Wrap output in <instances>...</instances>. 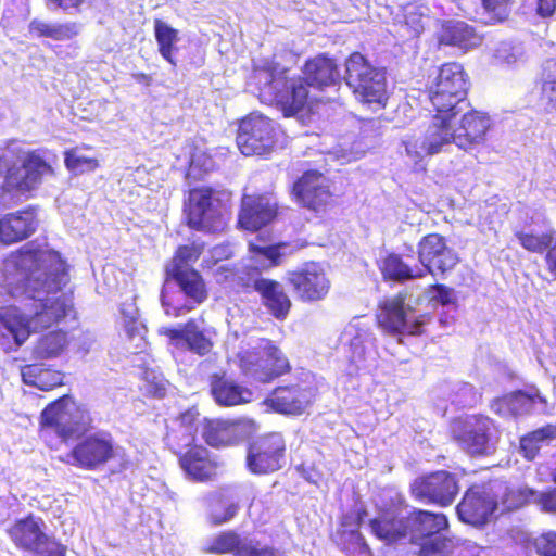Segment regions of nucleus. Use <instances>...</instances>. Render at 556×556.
<instances>
[{
	"label": "nucleus",
	"mask_w": 556,
	"mask_h": 556,
	"mask_svg": "<svg viewBox=\"0 0 556 556\" xmlns=\"http://www.w3.org/2000/svg\"><path fill=\"white\" fill-rule=\"evenodd\" d=\"M279 131L273 119L252 113L240 122L236 138L237 146L247 156L263 155L274 148Z\"/></svg>",
	"instance_id": "ddd939ff"
},
{
	"label": "nucleus",
	"mask_w": 556,
	"mask_h": 556,
	"mask_svg": "<svg viewBox=\"0 0 556 556\" xmlns=\"http://www.w3.org/2000/svg\"><path fill=\"white\" fill-rule=\"evenodd\" d=\"M494 59L497 64L510 67L525 63L526 51L520 42L502 41L494 51Z\"/></svg>",
	"instance_id": "c03bdc74"
},
{
	"label": "nucleus",
	"mask_w": 556,
	"mask_h": 556,
	"mask_svg": "<svg viewBox=\"0 0 556 556\" xmlns=\"http://www.w3.org/2000/svg\"><path fill=\"white\" fill-rule=\"evenodd\" d=\"M302 78L309 88L321 90L334 85L340 78V73L332 59L317 55L305 63Z\"/></svg>",
	"instance_id": "bb28decb"
},
{
	"label": "nucleus",
	"mask_w": 556,
	"mask_h": 556,
	"mask_svg": "<svg viewBox=\"0 0 556 556\" xmlns=\"http://www.w3.org/2000/svg\"><path fill=\"white\" fill-rule=\"evenodd\" d=\"M456 547L448 539L440 540L439 538L421 543L419 556H455Z\"/></svg>",
	"instance_id": "603ef678"
},
{
	"label": "nucleus",
	"mask_w": 556,
	"mask_h": 556,
	"mask_svg": "<svg viewBox=\"0 0 556 556\" xmlns=\"http://www.w3.org/2000/svg\"><path fill=\"white\" fill-rule=\"evenodd\" d=\"M184 471L192 479L203 481L215 475L216 465L208 457V452L202 446H194L179 459Z\"/></svg>",
	"instance_id": "c756f323"
},
{
	"label": "nucleus",
	"mask_w": 556,
	"mask_h": 556,
	"mask_svg": "<svg viewBox=\"0 0 556 556\" xmlns=\"http://www.w3.org/2000/svg\"><path fill=\"white\" fill-rule=\"evenodd\" d=\"M546 268L554 279H556V239L547 250L545 256Z\"/></svg>",
	"instance_id": "774afa93"
},
{
	"label": "nucleus",
	"mask_w": 556,
	"mask_h": 556,
	"mask_svg": "<svg viewBox=\"0 0 556 556\" xmlns=\"http://www.w3.org/2000/svg\"><path fill=\"white\" fill-rule=\"evenodd\" d=\"M22 378L26 384L34 386L40 390L49 391L63 383V374L58 370L46 368L42 365L33 364L22 369Z\"/></svg>",
	"instance_id": "c9c22d12"
},
{
	"label": "nucleus",
	"mask_w": 556,
	"mask_h": 556,
	"mask_svg": "<svg viewBox=\"0 0 556 556\" xmlns=\"http://www.w3.org/2000/svg\"><path fill=\"white\" fill-rule=\"evenodd\" d=\"M285 440L280 433H269L251 442L247 466L253 473L263 475L282 467L285 458Z\"/></svg>",
	"instance_id": "4468645a"
},
{
	"label": "nucleus",
	"mask_w": 556,
	"mask_h": 556,
	"mask_svg": "<svg viewBox=\"0 0 556 556\" xmlns=\"http://www.w3.org/2000/svg\"><path fill=\"white\" fill-rule=\"evenodd\" d=\"M454 440L471 456H488L495 452L500 432L486 416L470 415L455 420L452 426Z\"/></svg>",
	"instance_id": "1a4fd4ad"
},
{
	"label": "nucleus",
	"mask_w": 556,
	"mask_h": 556,
	"mask_svg": "<svg viewBox=\"0 0 556 556\" xmlns=\"http://www.w3.org/2000/svg\"><path fill=\"white\" fill-rule=\"evenodd\" d=\"M462 114L457 126L453 125L454 144L465 152H471L485 143L491 118L477 110H465Z\"/></svg>",
	"instance_id": "6ab92c4d"
},
{
	"label": "nucleus",
	"mask_w": 556,
	"mask_h": 556,
	"mask_svg": "<svg viewBox=\"0 0 556 556\" xmlns=\"http://www.w3.org/2000/svg\"><path fill=\"white\" fill-rule=\"evenodd\" d=\"M536 1V14L541 17H549L556 11V0H535Z\"/></svg>",
	"instance_id": "338daca9"
},
{
	"label": "nucleus",
	"mask_w": 556,
	"mask_h": 556,
	"mask_svg": "<svg viewBox=\"0 0 556 556\" xmlns=\"http://www.w3.org/2000/svg\"><path fill=\"white\" fill-rule=\"evenodd\" d=\"M507 396H503L500 399H495L491 404V409L495 414L502 417L513 416V410L510 409V405L507 403Z\"/></svg>",
	"instance_id": "69168bd1"
},
{
	"label": "nucleus",
	"mask_w": 556,
	"mask_h": 556,
	"mask_svg": "<svg viewBox=\"0 0 556 556\" xmlns=\"http://www.w3.org/2000/svg\"><path fill=\"white\" fill-rule=\"evenodd\" d=\"M251 251L255 253L256 257L267 261L266 264H262L263 266H273L278 264V258L281 255L279 245L256 247L251 244Z\"/></svg>",
	"instance_id": "4d7b16f0"
},
{
	"label": "nucleus",
	"mask_w": 556,
	"mask_h": 556,
	"mask_svg": "<svg viewBox=\"0 0 556 556\" xmlns=\"http://www.w3.org/2000/svg\"><path fill=\"white\" fill-rule=\"evenodd\" d=\"M90 424L89 413L71 396H63L42 410L40 435L49 441V438L54 434L63 442L87 431Z\"/></svg>",
	"instance_id": "39448f33"
},
{
	"label": "nucleus",
	"mask_w": 556,
	"mask_h": 556,
	"mask_svg": "<svg viewBox=\"0 0 556 556\" xmlns=\"http://www.w3.org/2000/svg\"><path fill=\"white\" fill-rule=\"evenodd\" d=\"M187 348L198 355H206L211 352L213 343L206 337L195 320H189L185 324V341Z\"/></svg>",
	"instance_id": "79ce46f5"
},
{
	"label": "nucleus",
	"mask_w": 556,
	"mask_h": 556,
	"mask_svg": "<svg viewBox=\"0 0 556 556\" xmlns=\"http://www.w3.org/2000/svg\"><path fill=\"white\" fill-rule=\"evenodd\" d=\"M428 293L431 301H435L442 305H448L454 302V290L444 285L431 286Z\"/></svg>",
	"instance_id": "13d9d810"
},
{
	"label": "nucleus",
	"mask_w": 556,
	"mask_h": 556,
	"mask_svg": "<svg viewBox=\"0 0 556 556\" xmlns=\"http://www.w3.org/2000/svg\"><path fill=\"white\" fill-rule=\"evenodd\" d=\"M344 79L359 101L378 108L386 105V72L372 66L361 53H352L346 60Z\"/></svg>",
	"instance_id": "423d86ee"
},
{
	"label": "nucleus",
	"mask_w": 556,
	"mask_h": 556,
	"mask_svg": "<svg viewBox=\"0 0 556 556\" xmlns=\"http://www.w3.org/2000/svg\"><path fill=\"white\" fill-rule=\"evenodd\" d=\"M43 522L39 518L29 516L16 521L8 533L14 544L23 549L41 553L47 547L48 536L42 530Z\"/></svg>",
	"instance_id": "393cba45"
},
{
	"label": "nucleus",
	"mask_w": 556,
	"mask_h": 556,
	"mask_svg": "<svg viewBox=\"0 0 556 556\" xmlns=\"http://www.w3.org/2000/svg\"><path fill=\"white\" fill-rule=\"evenodd\" d=\"M154 35L160 54L173 66H176L175 53L178 50L176 47L179 41L178 30L161 20H155Z\"/></svg>",
	"instance_id": "58836bf2"
},
{
	"label": "nucleus",
	"mask_w": 556,
	"mask_h": 556,
	"mask_svg": "<svg viewBox=\"0 0 556 556\" xmlns=\"http://www.w3.org/2000/svg\"><path fill=\"white\" fill-rule=\"evenodd\" d=\"M527 437L542 446L543 443H548L556 439V426L547 425L530 432Z\"/></svg>",
	"instance_id": "bf43d9fd"
},
{
	"label": "nucleus",
	"mask_w": 556,
	"mask_h": 556,
	"mask_svg": "<svg viewBox=\"0 0 556 556\" xmlns=\"http://www.w3.org/2000/svg\"><path fill=\"white\" fill-rule=\"evenodd\" d=\"M38 226L36 211L33 207L8 213L0 218V242L13 244L30 237Z\"/></svg>",
	"instance_id": "5701e85b"
},
{
	"label": "nucleus",
	"mask_w": 556,
	"mask_h": 556,
	"mask_svg": "<svg viewBox=\"0 0 556 556\" xmlns=\"http://www.w3.org/2000/svg\"><path fill=\"white\" fill-rule=\"evenodd\" d=\"M418 260L427 273L435 275L452 270L459 262L457 253L447 245L439 233H430L418 243Z\"/></svg>",
	"instance_id": "dca6fc26"
},
{
	"label": "nucleus",
	"mask_w": 556,
	"mask_h": 556,
	"mask_svg": "<svg viewBox=\"0 0 556 556\" xmlns=\"http://www.w3.org/2000/svg\"><path fill=\"white\" fill-rule=\"evenodd\" d=\"M3 287L13 298L25 295L33 313L16 306L0 309V344L5 351L21 346L31 331L49 328L73 309L70 294L62 292L68 281L66 264L59 252L30 242L3 262Z\"/></svg>",
	"instance_id": "f257e3e1"
},
{
	"label": "nucleus",
	"mask_w": 556,
	"mask_h": 556,
	"mask_svg": "<svg viewBox=\"0 0 556 556\" xmlns=\"http://www.w3.org/2000/svg\"><path fill=\"white\" fill-rule=\"evenodd\" d=\"M507 403L510 405L513 416L529 414L538 402L544 403L545 400L540 396L538 391L526 393L522 391L507 394Z\"/></svg>",
	"instance_id": "a18cd8bd"
},
{
	"label": "nucleus",
	"mask_w": 556,
	"mask_h": 556,
	"mask_svg": "<svg viewBox=\"0 0 556 556\" xmlns=\"http://www.w3.org/2000/svg\"><path fill=\"white\" fill-rule=\"evenodd\" d=\"M378 314L379 325L389 332L419 334L422 323L414 320L412 312H407L401 295L386 300Z\"/></svg>",
	"instance_id": "412c9836"
},
{
	"label": "nucleus",
	"mask_w": 556,
	"mask_h": 556,
	"mask_svg": "<svg viewBox=\"0 0 556 556\" xmlns=\"http://www.w3.org/2000/svg\"><path fill=\"white\" fill-rule=\"evenodd\" d=\"M199 413L195 409H188L179 417V424L182 429V445L190 446L194 442V435L198 430Z\"/></svg>",
	"instance_id": "864d4df0"
},
{
	"label": "nucleus",
	"mask_w": 556,
	"mask_h": 556,
	"mask_svg": "<svg viewBox=\"0 0 556 556\" xmlns=\"http://www.w3.org/2000/svg\"><path fill=\"white\" fill-rule=\"evenodd\" d=\"M534 546L540 556H556V532L543 533L535 539Z\"/></svg>",
	"instance_id": "6e6d98bb"
},
{
	"label": "nucleus",
	"mask_w": 556,
	"mask_h": 556,
	"mask_svg": "<svg viewBox=\"0 0 556 556\" xmlns=\"http://www.w3.org/2000/svg\"><path fill=\"white\" fill-rule=\"evenodd\" d=\"M201 253L202 247L199 244L182 245L166 267L176 265L178 269L191 268L190 265L200 257Z\"/></svg>",
	"instance_id": "3c124183"
},
{
	"label": "nucleus",
	"mask_w": 556,
	"mask_h": 556,
	"mask_svg": "<svg viewBox=\"0 0 556 556\" xmlns=\"http://www.w3.org/2000/svg\"><path fill=\"white\" fill-rule=\"evenodd\" d=\"M542 97L556 108V62L547 61L543 70Z\"/></svg>",
	"instance_id": "8fccbe9b"
},
{
	"label": "nucleus",
	"mask_w": 556,
	"mask_h": 556,
	"mask_svg": "<svg viewBox=\"0 0 556 556\" xmlns=\"http://www.w3.org/2000/svg\"><path fill=\"white\" fill-rule=\"evenodd\" d=\"M211 392L215 401L222 406H233L249 403L252 400V392L223 376L211 377Z\"/></svg>",
	"instance_id": "c85d7f7f"
},
{
	"label": "nucleus",
	"mask_w": 556,
	"mask_h": 556,
	"mask_svg": "<svg viewBox=\"0 0 556 556\" xmlns=\"http://www.w3.org/2000/svg\"><path fill=\"white\" fill-rule=\"evenodd\" d=\"M65 165L70 170L83 174L94 170L99 163L97 159L87 156L81 150L73 149L65 153Z\"/></svg>",
	"instance_id": "de8ad7c7"
},
{
	"label": "nucleus",
	"mask_w": 556,
	"mask_h": 556,
	"mask_svg": "<svg viewBox=\"0 0 556 556\" xmlns=\"http://www.w3.org/2000/svg\"><path fill=\"white\" fill-rule=\"evenodd\" d=\"M230 193L208 187L190 190L186 214L188 225L201 231L216 232L224 228Z\"/></svg>",
	"instance_id": "6e6552de"
},
{
	"label": "nucleus",
	"mask_w": 556,
	"mask_h": 556,
	"mask_svg": "<svg viewBox=\"0 0 556 556\" xmlns=\"http://www.w3.org/2000/svg\"><path fill=\"white\" fill-rule=\"evenodd\" d=\"M500 493L502 494L504 509H508L504 500L509 498V502H516V494L514 490H508L504 483L497 482L482 489H470L456 507L459 519L473 526L485 523L498 505L497 496Z\"/></svg>",
	"instance_id": "9b49d317"
},
{
	"label": "nucleus",
	"mask_w": 556,
	"mask_h": 556,
	"mask_svg": "<svg viewBox=\"0 0 556 556\" xmlns=\"http://www.w3.org/2000/svg\"><path fill=\"white\" fill-rule=\"evenodd\" d=\"M483 7L496 21H503L510 12L513 0H482Z\"/></svg>",
	"instance_id": "5fc2aeb1"
},
{
	"label": "nucleus",
	"mask_w": 556,
	"mask_h": 556,
	"mask_svg": "<svg viewBox=\"0 0 556 556\" xmlns=\"http://www.w3.org/2000/svg\"><path fill=\"white\" fill-rule=\"evenodd\" d=\"M440 41L467 51L481 42L475 28L462 21H452L444 25Z\"/></svg>",
	"instance_id": "7c9ffc66"
},
{
	"label": "nucleus",
	"mask_w": 556,
	"mask_h": 556,
	"mask_svg": "<svg viewBox=\"0 0 556 556\" xmlns=\"http://www.w3.org/2000/svg\"><path fill=\"white\" fill-rule=\"evenodd\" d=\"M124 328L126 331V334L129 339L135 340L138 339L139 341L143 340L144 334V327L141 324V321L138 319H135L132 323L130 320L124 321Z\"/></svg>",
	"instance_id": "052dcab7"
},
{
	"label": "nucleus",
	"mask_w": 556,
	"mask_h": 556,
	"mask_svg": "<svg viewBox=\"0 0 556 556\" xmlns=\"http://www.w3.org/2000/svg\"><path fill=\"white\" fill-rule=\"evenodd\" d=\"M516 502H509V498L504 500L507 508L514 509L523 504H535L543 511L556 513V489L549 492H538L530 488H520L515 491Z\"/></svg>",
	"instance_id": "72a5a7b5"
},
{
	"label": "nucleus",
	"mask_w": 556,
	"mask_h": 556,
	"mask_svg": "<svg viewBox=\"0 0 556 556\" xmlns=\"http://www.w3.org/2000/svg\"><path fill=\"white\" fill-rule=\"evenodd\" d=\"M287 281L292 287L295 296L307 303L324 300L331 286L324 267L314 262L288 273Z\"/></svg>",
	"instance_id": "2eb2a0df"
},
{
	"label": "nucleus",
	"mask_w": 556,
	"mask_h": 556,
	"mask_svg": "<svg viewBox=\"0 0 556 556\" xmlns=\"http://www.w3.org/2000/svg\"><path fill=\"white\" fill-rule=\"evenodd\" d=\"M251 539L240 536L233 531H225L216 535L206 547L212 554H232L233 556H248L251 552Z\"/></svg>",
	"instance_id": "2f4dec72"
},
{
	"label": "nucleus",
	"mask_w": 556,
	"mask_h": 556,
	"mask_svg": "<svg viewBox=\"0 0 556 556\" xmlns=\"http://www.w3.org/2000/svg\"><path fill=\"white\" fill-rule=\"evenodd\" d=\"M405 148V155L412 163L418 165L425 156L431 155L427 144H425V136L407 135L402 141Z\"/></svg>",
	"instance_id": "09e8293b"
},
{
	"label": "nucleus",
	"mask_w": 556,
	"mask_h": 556,
	"mask_svg": "<svg viewBox=\"0 0 556 556\" xmlns=\"http://www.w3.org/2000/svg\"><path fill=\"white\" fill-rule=\"evenodd\" d=\"M243 286L252 288L260 293L263 304L277 319H285L287 317L291 308V300L279 282L263 278L254 270L248 274Z\"/></svg>",
	"instance_id": "aec40b11"
},
{
	"label": "nucleus",
	"mask_w": 556,
	"mask_h": 556,
	"mask_svg": "<svg viewBox=\"0 0 556 556\" xmlns=\"http://www.w3.org/2000/svg\"><path fill=\"white\" fill-rule=\"evenodd\" d=\"M29 30L39 37H48L53 40H68L78 33L75 23H49L40 20H34L29 24Z\"/></svg>",
	"instance_id": "ea45409f"
},
{
	"label": "nucleus",
	"mask_w": 556,
	"mask_h": 556,
	"mask_svg": "<svg viewBox=\"0 0 556 556\" xmlns=\"http://www.w3.org/2000/svg\"><path fill=\"white\" fill-rule=\"evenodd\" d=\"M403 15L410 35L418 36L429 21V8L418 2L407 3L403 7Z\"/></svg>",
	"instance_id": "37998d69"
},
{
	"label": "nucleus",
	"mask_w": 556,
	"mask_h": 556,
	"mask_svg": "<svg viewBox=\"0 0 556 556\" xmlns=\"http://www.w3.org/2000/svg\"><path fill=\"white\" fill-rule=\"evenodd\" d=\"M202 435L211 446L229 445L237 439L238 425L227 420H208L203 427Z\"/></svg>",
	"instance_id": "e433bc0d"
},
{
	"label": "nucleus",
	"mask_w": 556,
	"mask_h": 556,
	"mask_svg": "<svg viewBox=\"0 0 556 556\" xmlns=\"http://www.w3.org/2000/svg\"><path fill=\"white\" fill-rule=\"evenodd\" d=\"M207 299L205 282L193 268L166 267V280L161 292V302L168 316L178 317Z\"/></svg>",
	"instance_id": "20e7f679"
},
{
	"label": "nucleus",
	"mask_w": 556,
	"mask_h": 556,
	"mask_svg": "<svg viewBox=\"0 0 556 556\" xmlns=\"http://www.w3.org/2000/svg\"><path fill=\"white\" fill-rule=\"evenodd\" d=\"M292 193L298 203L315 212L325 210L332 201L329 179L315 170L304 173L294 182Z\"/></svg>",
	"instance_id": "a211bd4d"
},
{
	"label": "nucleus",
	"mask_w": 556,
	"mask_h": 556,
	"mask_svg": "<svg viewBox=\"0 0 556 556\" xmlns=\"http://www.w3.org/2000/svg\"><path fill=\"white\" fill-rule=\"evenodd\" d=\"M251 552L248 556H285L283 553L268 546H261L258 542L251 539Z\"/></svg>",
	"instance_id": "0e129e2a"
},
{
	"label": "nucleus",
	"mask_w": 556,
	"mask_h": 556,
	"mask_svg": "<svg viewBox=\"0 0 556 556\" xmlns=\"http://www.w3.org/2000/svg\"><path fill=\"white\" fill-rule=\"evenodd\" d=\"M51 166L37 151H25L17 141L0 146V178H3L1 201L11 195H26L50 173Z\"/></svg>",
	"instance_id": "7ed1b4c3"
},
{
	"label": "nucleus",
	"mask_w": 556,
	"mask_h": 556,
	"mask_svg": "<svg viewBox=\"0 0 556 556\" xmlns=\"http://www.w3.org/2000/svg\"><path fill=\"white\" fill-rule=\"evenodd\" d=\"M248 87L262 102L280 106L286 116L302 111L315 98L302 76L290 77L288 68L268 59L254 63Z\"/></svg>",
	"instance_id": "f03ea898"
},
{
	"label": "nucleus",
	"mask_w": 556,
	"mask_h": 556,
	"mask_svg": "<svg viewBox=\"0 0 556 556\" xmlns=\"http://www.w3.org/2000/svg\"><path fill=\"white\" fill-rule=\"evenodd\" d=\"M468 81L458 63L442 65L433 85L429 88L431 104L440 114L456 116L470 104L466 100Z\"/></svg>",
	"instance_id": "0eeeda50"
},
{
	"label": "nucleus",
	"mask_w": 556,
	"mask_h": 556,
	"mask_svg": "<svg viewBox=\"0 0 556 556\" xmlns=\"http://www.w3.org/2000/svg\"><path fill=\"white\" fill-rule=\"evenodd\" d=\"M312 391L300 386H283L274 390L266 404L274 410L287 415H300L312 401Z\"/></svg>",
	"instance_id": "b1692460"
},
{
	"label": "nucleus",
	"mask_w": 556,
	"mask_h": 556,
	"mask_svg": "<svg viewBox=\"0 0 556 556\" xmlns=\"http://www.w3.org/2000/svg\"><path fill=\"white\" fill-rule=\"evenodd\" d=\"M459 486L454 475L437 471L418 478L412 484V493L416 498L439 504L451 505L458 494Z\"/></svg>",
	"instance_id": "f3484780"
},
{
	"label": "nucleus",
	"mask_w": 556,
	"mask_h": 556,
	"mask_svg": "<svg viewBox=\"0 0 556 556\" xmlns=\"http://www.w3.org/2000/svg\"><path fill=\"white\" fill-rule=\"evenodd\" d=\"M238 511V507L235 504H229L223 514L213 511L211 515L212 522L214 525H222L232 519Z\"/></svg>",
	"instance_id": "e2e57ef3"
},
{
	"label": "nucleus",
	"mask_w": 556,
	"mask_h": 556,
	"mask_svg": "<svg viewBox=\"0 0 556 556\" xmlns=\"http://www.w3.org/2000/svg\"><path fill=\"white\" fill-rule=\"evenodd\" d=\"M242 372L256 381L268 382L289 369V362L271 341L261 339L252 349L237 355Z\"/></svg>",
	"instance_id": "9d476101"
},
{
	"label": "nucleus",
	"mask_w": 556,
	"mask_h": 556,
	"mask_svg": "<svg viewBox=\"0 0 556 556\" xmlns=\"http://www.w3.org/2000/svg\"><path fill=\"white\" fill-rule=\"evenodd\" d=\"M381 269L384 278L399 282L425 276V270L422 268H410L399 255L395 254L389 255L383 261Z\"/></svg>",
	"instance_id": "a19ab883"
},
{
	"label": "nucleus",
	"mask_w": 556,
	"mask_h": 556,
	"mask_svg": "<svg viewBox=\"0 0 556 556\" xmlns=\"http://www.w3.org/2000/svg\"><path fill=\"white\" fill-rule=\"evenodd\" d=\"M369 526L375 535L387 543L405 538L409 530L407 519L394 517L390 513L370 520Z\"/></svg>",
	"instance_id": "473e14b6"
},
{
	"label": "nucleus",
	"mask_w": 556,
	"mask_h": 556,
	"mask_svg": "<svg viewBox=\"0 0 556 556\" xmlns=\"http://www.w3.org/2000/svg\"><path fill=\"white\" fill-rule=\"evenodd\" d=\"M72 465L94 470L110 459L121 460V470L128 468L129 459L119 446H114L108 433H97L81 440L68 455Z\"/></svg>",
	"instance_id": "f8f14e48"
},
{
	"label": "nucleus",
	"mask_w": 556,
	"mask_h": 556,
	"mask_svg": "<svg viewBox=\"0 0 556 556\" xmlns=\"http://www.w3.org/2000/svg\"><path fill=\"white\" fill-rule=\"evenodd\" d=\"M541 448L540 444H536L533 440L529 439L527 435L520 439V450L523 453V456L532 460L539 453Z\"/></svg>",
	"instance_id": "680f3d73"
},
{
	"label": "nucleus",
	"mask_w": 556,
	"mask_h": 556,
	"mask_svg": "<svg viewBox=\"0 0 556 556\" xmlns=\"http://www.w3.org/2000/svg\"><path fill=\"white\" fill-rule=\"evenodd\" d=\"M277 214V202L270 195H244L239 214L242 228L256 231L269 224Z\"/></svg>",
	"instance_id": "4be33fe9"
},
{
	"label": "nucleus",
	"mask_w": 556,
	"mask_h": 556,
	"mask_svg": "<svg viewBox=\"0 0 556 556\" xmlns=\"http://www.w3.org/2000/svg\"><path fill=\"white\" fill-rule=\"evenodd\" d=\"M68 344L67 336L63 331H51L40 337L33 349V356L37 359L59 357Z\"/></svg>",
	"instance_id": "4c0bfd02"
},
{
	"label": "nucleus",
	"mask_w": 556,
	"mask_h": 556,
	"mask_svg": "<svg viewBox=\"0 0 556 556\" xmlns=\"http://www.w3.org/2000/svg\"><path fill=\"white\" fill-rule=\"evenodd\" d=\"M344 336L350 338L351 362L357 367L366 361L368 348L372 345L371 334L355 319L346 327Z\"/></svg>",
	"instance_id": "f704fd0d"
},
{
	"label": "nucleus",
	"mask_w": 556,
	"mask_h": 556,
	"mask_svg": "<svg viewBox=\"0 0 556 556\" xmlns=\"http://www.w3.org/2000/svg\"><path fill=\"white\" fill-rule=\"evenodd\" d=\"M515 236L523 249L533 253L544 252L555 240L549 233L534 235L523 230L516 231Z\"/></svg>",
	"instance_id": "49530a36"
},
{
	"label": "nucleus",
	"mask_w": 556,
	"mask_h": 556,
	"mask_svg": "<svg viewBox=\"0 0 556 556\" xmlns=\"http://www.w3.org/2000/svg\"><path fill=\"white\" fill-rule=\"evenodd\" d=\"M410 540L418 543L419 540L429 538L430 540L441 539V531L448 526L444 514H434L427 510L414 511L408 518Z\"/></svg>",
	"instance_id": "a878e982"
},
{
	"label": "nucleus",
	"mask_w": 556,
	"mask_h": 556,
	"mask_svg": "<svg viewBox=\"0 0 556 556\" xmlns=\"http://www.w3.org/2000/svg\"><path fill=\"white\" fill-rule=\"evenodd\" d=\"M454 116L440 114L433 116L431 124L425 131V144L431 155L444 151L445 147L454 144V130L451 119Z\"/></svg>",
	"instance_id": "cd10ccee"
}]
</instances>
